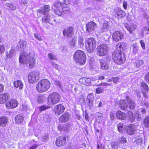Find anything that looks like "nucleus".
<instances>
[{
    "instance_id": "nucleus-23",
    "label": "nucleus",
    "mask_w": 149,
    "mask_h": 149,
    "mask_svg": "<svg viewBox=\"0 0 149 149\" xmlns=\"http://www.w3.org/2000/svg\"><path fill=\"white\" fill-rule=\"evenodd\" d=\"M60 128L61 130L65 132L70 130L72 128V125L68 123L64 124L63 125L60 126L59 128Z\"/></svg>"
},
{
    "instance_id": "nucleus-13",
    "label": "nucleus",
    "mask_w": 149,
    "mask_h": 149,
    "mask_svg": "<svg viewBox=\"0 0 149 149\" xmlns=\"http://www.w3.org/2000/svg\"><path fill=\"white\" fill-rule=\"evenodd\" d=\"M74 33L73 29L72 27H70L67 29H65L63 31V34L65 37H71Z\"/></svg>"
},
{
    "instance_id": "nucleus-52",
    "label": "nucleus",
    "mask_w": 149,
    "mask_h": 149,
    "mask_svg": "<svg viewBox=\"0 0 149 149\" xmlns=\"http://www.w3.org/2000/svg\"><path fill=\"white\" fill-rule=\"evenodd\" d=\"M64 13L68 14L70 12V9L68 7H64L62 9Z\"/></svg>"
},
{
    "instance_id": "nucleus-57",
    "label": "nucleus",
    "mask_w": 149,
    "mask_h": 149,
    "mask_svg": "<svg viewBox=\"0 0 149 149\" xmlns=\"http://www.w3.org/2000/svg\"><path fill=\"white\" fill-rule=\"evenodd\" d=\"M34 36L35 38L38 39L39 41H42V39L41 37V36L38 33H35L34 34Z\"/></svg>"
},
{
    "instance_id": "nucleus-3",
    "label": "nucleus",
    "mask_w": 149,
    "mask_h": 149,
    "mask_svg": "<svg viewBox=\"0 0 149 149\" xmlns=\"http://www.w3.org/2000/svg\"><path fill=\"white\" fill-rule=\"evenodd\" d=\"M112 57L114 62L118 64H123L126 60L124 53L120 51H114L112 53Z\"/></svg>"
},
{
    "instance_id": "nucleus-46",
    "label": "nucleus",
    "mask_w": 149,
    "mask_h": 149,
    "mask_svg": "<svg viewBox=\"0 0 149 149\" xmlns=\"http://www.w3.org/2000/svg\"><path fill=\"white\" fill-rule=\"evenodd\" d=\"M133 51L135 54L137 53L139 50V47L137 46L136 43L132 45Z\"/></svg>"
},
{
    "instance_id": "nucleus-14",
    "label": "nucleus",
    "mask_w": 149,
    "mask_h": 149,
    "mask_svg": "<svg viewBox=\"0 0 149 149\" xmlns=\"http://www.w3.org/2000/svg\"><path fill=\"white\" fill-rule=\"evenodd\" d=\"M113 39L114 40L118 42L120 40L123 38V33L119 31L115 32L112 36Z\"/></svg>"
},
{
    "instance_id": "nucleus-55",
    "label": "nucleus",
    "mask_w": 149,
    "mask_h": 149,
    "mask_svg": "<svg viewBox=\"0 0 149 149\" xmlns=\"http://www.w3.org/2000/svg\"><path fill=\"white\" fill-rule=\"evenodd\" d=\"M111 146L112 148L116 149L118 148V146L117 145L116 143L114 141H112L111 143Z\"/></svg>"
},
{
    "instance_id": "nucleus-16",
    "label": "nucleus",
    "mask_w": 149,
    "mask_h": 149,
    "mask_svg": "<svg viewBox=\"0 0 149 149\" xmlns=\"http://www.w3.org/2000/svg\"><path fill=\"white\" fill-rule=\"evenodd\" d=\"M108 60L106 58H103L99 60L101 68L104 70L108 69L109 66L108 64Z\"/></svg>"
},
{
    "instance_id": "nucleus-63",
    "label": "nucleus",
    "mask_w": 149,
    "mask_h": 149,
    "mask_svg": "<svg viewBox=\"0 0 149 149\" xmlns=\"http://www.w3.org/2000/svg\"><path fill=\"white\" fill-rule=\"evenodd\" d=\"M119 79L120 78L118 77H112V81L114 83H117Z\"/></svg>"
},
{
    "instance_id": "nucleus-27",
    "label": "nucleus",
    "mask_w": 149,
    "mask_h": 149,
    "mask_svg": "<svg viewBox=\"0 0 149 149\" xmlns=\"http://www.w3.org/2000/svg\"><path fill=\"white\" fill-rule=\"evenodd\" d=\"M109 26L108 22H105L103 23L101 26L100 32L101 33L102 32L107 31L109 28Z\"/></svg>"
},
{
    "instance_id": "nucleus-17",
    "label": "nucleus",
    "mask_w": 149,
    "mask_h": 149,
    "mask_svg": "<svg viewBox=\"0 0 149 149\" xmlns=\"http://www.w3.org/2000/svg\"><path fill=\"white\" fill-rule=\"evenodd\" d=\"M10 97V95L8 93H2L0 94V104L5 103L9 99Z\"/></svg>"
},
{
    "instance_id": "nucleus-5",
    "label": "nucleus",
    "mask_w": 149,
    "mask_h": 149,
    "mask_svg": "<svg viewBox=\"0 0 149 149\" xmlns=\"http://www.w3.org/2000/svg\"><path fill=\"white\" fill-rule=\"evenodd\" d=\"M60 95L57 93L54 92L50 94L48 97L47 104L51 106L58 103L61 99Z\"/></svg>"
},
{
    "instance_id": "nucleus-34",
    "label": "nucleus",
    "mask_w": 149,
    "mask_h": 149,
    "mask_svg": "<svg viewBox=\"0 0 149 149\" xmlns=\"http://www.w3.org/2000/svg\"><path fill=\"white\" fill-rule=\"evenodd\" d=\"M46 99L45 96L42 95H38L36 99L37 101L39 103H42L44 102Z\"/></svg>"
},
{
    "instance_id": "nucleus-48",
    "label": "nucleus",
    "mask_w": 149,
    "mask_h": 149,
    "mask_svg": "<svg viewBox=\"0 0 149 149\" xmlns=\"http://www.w3.org/2000/svg\"><path fill=\"white\" fill-rule=\"evenodd\" d=\"M129 114L130 121L132 122H133L135 120V116H134L132 112H130Z\"/></svg>"
},
{
    "instance_id": "nucleus-54",
    "label": "nucleus",
    "mask_w": 149,
    "mask_h": 149,
    "mask_svg": "<svg viewBox=\"0 0 149 149\" xmlns=\"http://www.w3.org/2000/svg\"><path fill=\"white\" fill-rule=\"evenodd\" d=\"M48 108L49 107L46 105H43L39 107V110L41 112L44 110L48 109Z\"/></svg>"
},
{
    "instance_id": "nucleus-35",
    "label": "nucleus",
    "mask_w": 149,
    "mask_h": 149,
    "mask_svg": "<svg viewBox=\"0 0 149 149\" xmlns=\"http://www.w3.org/2000/svg\"><path fill=\"white\" fill-rule=\"evenodd\" d=\"M117 127L119 132L122 133L125 128V125L123 123H120L118 125Z\"/></svg>"
},
{
    "instance_id": "nucleus-15",
    "label": "nucleus",
    "mask_w": 149,
    "mask_h": 149,
    "mask_svg": "<svg viewBox=\"0 0 149 149\" xmlns=\"http://www.w3.org/2000/svg\"><path fill=\"white\" fill-rule=\"evenodd\" d=\"M70 118V114L68 113H65L59 117V121L61 123H65L69 120Z\"/></svg>"
},
{
    "instance_id": "nucleus-61",
    "label": "nucleus",
    "mask_w": 149,
    "mask_h": 149,
    "mask_svg": "<svg viewBox=\"0 0 149 149\" xmlns=\"http://www.w3.org/2000/svg\"><path fill=\"white\" fill-rule=\"evenodd\" d=\"M143 31H146L147 32L146 33L147 35L149 34V27L148 26H146L143 29Z\"/></svg>"
},
{
    "instance_id": "nucleus-56",
    "label": "nucleus",
    "mask_w": 149,
    "mask_h": 149,
    "mask_svg": "<svg viewBox=\"0 0 149 149\" xmlns=\"http://www.w3.org/2000/svg\"><path fill=\"white\" fill-rule=\"evenodd\" d=\"M144 78L145 81L149 84V72L145 74Z\"/></svg>"
},
{
    "instance_id": "nucleus-22",
    "label": "nucleus",
    "mask_w": 149,
    "mask_h": 149,
    "mask_svg": "<svg viewBox=\"0 0 149 149\" xmlns=\"http://www.w3.org/2000/svg\"><path fill=\"white\" fill-rule=\"evenodd\" d=\"M27 45V42L25 40H20L19 42L17 45L18 48L21 50H24L26 48Z\"/></svg>"
},
{
    "instance_id": "nucleus-38",
    "label": "nucleus",
    "mask_w": 149,
    "mask_h": 149,
    "mask_svg": "<svg viewBox=\"0 0 149 149\" xmlns=\"http://www.w3.org/2000/svg\"><path fill=\"white\" fill-rule=\"evenodd\" d=\"M52 10L54 13L56 15L61 16L63 14V13L62 11H60L58 8H55L52 7Z\"/></svg>"
},
{
    "instance_id": "nucleus-1",
    "label": "nucleus",
    "mask_w": 149,
    "mask_h": 149,
    "mask_svg": "<svg viewBox=\"0 0 149 149\" xmlns=\"http://www.w3.org/2000/svg\"><path fill=\"white\" fill-rule=\"evenodd\" d=\"M35 60L34 55L28 51L20 55L19 60L20 63L29 65L30 68H33L35 65Z\"/></svg>"
},
{
    "instance_id": "nucleus-6",
    "label": "nucleus",
    "mask_w": 149,
    "mask_h": 149,
    "mask_svg": "<svg viewBox=\"0 0 149 149\" xmlns=\"http://www.w3.org/2000/svg\"><path fill=\"white\" fill-rule=\"evenodd\" d=\"M96 41L93 38H88L85 43L86 50L89 53L92 52L96 47Z\"/></svg>"
},
{
    "instance_id": "nucleus-41",
    "label": "nucleus",
    "mask_w": 149,
    "mask_h": 149,
    "mask_svg": "<svg viewBox=\"0 0 149 149\" xmlns=\"http://www.w3.org/2000/svg\"><path fill=\"white\" fill-rule=\"evenodd\" d=\"M141 86L142 89L145 91V92H148L149 91V88L148 86L146 83L144 82H143L141 83Z\"/></svg>"
},
{
    "instance_id": "nucleus-62",
    "label": "nucleus",
    "mask_w": 149,
    "mask_h": 149,
    "mask_svg": "<svg viewBox=\"0 0 149 149\" xmlns=\"http://www.w3.org/2000/svg\"><path fill=\"white\" fill-rule=\"evenodd\" d=\"M51 63L53 65V67L56 69H58L59 68V66L57 64H56L53 62H51Z\"/></svg>"
},
{
    "instance_id": "nucleus-26",
    "label": "nucleus",
    "mask_w": 149,
    "mask_h": 149,
    "mask_svg": "<svg viewBox=\"0 0 149 149\" xmlns=\"http://www.w3.org/2000/svg\"><path fill=\"white\" fill-rule=\"evenodd\" d=\"M119 106L122 110H126L128 109V106L126 101L123 100H121L120 101Z\"/></svg>"
},
{
    "instance_id": "nucleus-39",
    "label": "nucleus",
    "mask_w": 149,
    "mask_h": 149,
    "mask_svg": "<svg viewBox=\"0 0 149 149\" xmlns=\"http://www.w3.org/2000/svg\"><path fill=\"white\" fill-rule=\"evenodd\" d=\"M143 123L145 127H149V116L146 117L143 122Z\"/></svg>"
},
{
    "instance_id": "nucleus-18",
    "label": "nucleus",
    "mask_w": 149,
    "mask_h": 149,
    "mask_svg": "<svg viewBox=\"0 0 149 149\" xmlns=\"http://www.w3.org/2000/svg\"><path fill=\"white\" fill-rule=\"evenodd\" d=\"M66 142V138L64 136H60L58 137L56 141V144L58 146H63Z\"/></svg>"
},
{
    "instance_id": "nucleus-60",
    "label": "nucleus",
    "mask_w": 149,
    "mask_h": 149,
    "mask_svg": "<svg viewBox=\"0 0 149 149\" xmlns=\"http://www.w3.org/2000/svg\"><path fill=\"white\" fill-rule=\"evenodd\" d=\"M88 103V107L90 109H91L93 106V101L91 100L87 101Z\"/></svg>"
},
{
    "instance_id": "nucleus-21",
    "label": "nucleus",
    "mask_w": 149,
    "mask_h": 149,
    "mask_svg": "<svg viewBox=\"0 0 149 149\" xmlns=\"http://www.w3.org/2000/svg\"><path fill=\"white\" fill-rule=\"evenodd\" d=\"M117 118L121 120H125L126 117V114L120 111H117L116 113Z\"/></svg>"
},
{
    "instance_id": "nucleus-50",
    "label": "nucleus",
    "mask_w": 149,
    "mask_h": 149,
    "mask_svg": "<svg viewBox=\"0 0 149 149\" xmlns=\"http://www.w3.org/2000/svg\"><path fill=\"white\" fill-rule=\"evenodd\" d=\"M48 56L49 59L50 60H57V58L52 53H49L48 54Z\"/></svg>"
},
{
    "instance_id": "nucleus-12",
    "label": "nucleus",
    "mask_w": 149,
    "mask_h": 149,
    "mask_svg": "<svg viewBox=\"0 0 149 149\" xmlns=\"http://www.w3.org/2000/svg\"><path fill=\"white\" fill-rule=\"evenodd\" d=\"M50 7L49 5H45L38 10V12L44 15H47L50 10Z\"/></svg>"
},
{
    "instance_id": "nucleus-10",
    "label": "nucleus",
    "mask_w": 149,
    "mask_h": 149,
    "mask_svg": "<svg viewBox=\"0 0 149 149\" xmlns=\"http://www.w3.org/2000/svg\"><path fill=\"white\" fill-rule=\"evenodd\" d=\"M96 28V24L93 22H90L86 25V30L90 33L94 31Z\"/></svg>"
},
{
    "instance_id": "nucleus-51",
    "label": "nucleus",
    "mask_w": 149,
    "mask_h": 149,
    "mask_svg": "<svg viewBox=\"0 0 149 149\" xmlns=\"http://www.w3.org/2000/svg\"><path fill=\"white\" fill-rule=\"evenodd\" d=\"M76 40L75 38H73L70 41V46L71 47H74L76 46Z\"/></svg>"
},
{
    "instance_id": "nucleus-59",
    "label": "nucleus",
    "mask_w": 149,
    "mask_h": 149,
    "mask_svg": "<svg viewBox=\"0 0 149 149\" xmlns=\"http://www.w3.org/2000/svg\"><path fill=\"white\" fill-rule=\"evenodd\" d=\"M104 90V88L103 87H98L96 89V91L97 93H100Z\"/></svg>"
},
{
    "instance_id": "nucleus-28",
    "label": "nucleus",
    "mask_w": 149,
    "mask_h": 149,
    "mask_svg": "<svg viewBox=\"0 0 149 149\" xmlns=\"http://www.w3.org/2000/svg\"><path fill=\"white\" fill-rule=\"evenodd\" d=\"M124 25L125 27L129 31L130 33H132L133 31L136 28V26L135 25H131V26H129L127 24H125Z\"/></svg>"
},
{
    "instance_id": "nucleus-32",
    "label": "nucleus",
    "mask_w": 149,
    "mask_h": 149,
    "mask_svg": "<svg viewBox=\"0 0 149 149\" xmlns=\"http://www.w3.org/2000/svg\"><path fill=\"white\" fill-rule=\"evenodd\" d=\"M14 86L16 88H19V89H21L23 87V84L20 80L15 81L14 83Z\"/></svg>"
},
{
    "instance_id": "nucleus-25",
    "label": "nucleus",
    "mask_w": 149,
    "mask_h": 149,
    "mask_svg": "<svg viewBox=\"0 0 149 149\" xmlns=\"http://www.w3.org/2000/svg\"><path fill=\"white\" fill-rule=\"evenodd\" d=\"M126 46V44L124 42H121L118 43L116 45V49L117 50L115 51H121L122 50H123Z\"/></svg>"
},
{
    "instance_id": "nucleus-64",
    "label": "nucleus",
    "mask_w": 149,
    "mask_h": 149,
    "mask_svg": "<svg viewBox=\"0 0 149 149\" xmlns=\"http://www.w3.org/2000/svg\"><path fill=\"white\" fill-rule=\"evenodd\" d=\"M140 42L142 49H145V44L144 42L142 40H141Z\"/></svg>"
},
{
    "instance_id": "nucleus-24",
    "label": "nucleus",
    "mask_w": 149,
    "mask_h": 149,
    "mask_svg": "<svg viewBox=\"0 0 149 149\" xmlns=\"http://www.w3.org/2000/svg\"><path fill=\"white\" fill-rule=\"evenodd\" d=\"M126 98L128 104V108L131 109H133L135 106L134 102L130 99L128 96H127Z\"/></svg>"
},
{
    "instance_id": "nucleus-53",
    "label": "nucleus",
    "mask_w": 149,
    "mask_h": 149,
    "mask_svg": "<svg viewBox=\"0 0 149 149\" xmlns=\"http://www.w3.org/2000/svg\"><path fill=\"white\" fill-rule=\"evenodd\" d=\"M94 100V96L93 94V93L89 94L87 97V100L88 101H93Z\"/></svg>"
},
{
    "instance_id": "nucleus-31",
    "label": "nucleus",
    "mask_w": 149,
    "mask_h": 149,
    "mask_svg": "<svg viewBox=\"0 0 149 149\" xmlns=\"http://www.w3.org/2000/svg\"><path fill=\"white\" fill-rule=\"evenodd\" d=\"M24 120V117L22 115H18L15 117V120L17 123H22Z\"/></svg>"
},
{
    "instance_id": "nucleus-30",
    "label": "nucleus",
    "mask_w": 149,
    "mask_h": 149,
    "mask_svg": "<svg viewBox=\"0 0 149 149\" xmlns=\"http://www.w3.org/2000/svg\"><path fill=\"white\" fill-rule=\"evenodd\" d=\"M80 82H82L83 84L86 86H89L90 85L91 81L90 79L83 78L80 79Z\"/></svg>"
},
{
    "instance_id": "nucleus-29",
    "label": "nucleus",
    "mask_w": 149,
    "mask_h": 149,
    "mask_svg": "<svg viewBox=\"0 0 149 149\" xmlns=\"http://www.w3.org/2000/svg\"><path fill=\"white\" fill-rule=\"evenodd\" d=\"M8 122L6 117L4 116L0 117V126L5 127Z\"/></svg>"
},
{
    "instance_id": "nucleus-20",
    "label": "nucleus",
    "mask_w": 149,
    "mask_h": 149,
    "mask_svg": "<svg viewBox=\"0 0 149 149\" xmlns=\"http://www.w3.org/2000/svg\"><path fill=\"white\" fill-rule=\"evenodd\" d=\"M125 12L121 10L118 9L115 12V15L117 18H121L125 16Z\"/></svg>"
},
{
    "instance_id": "nucleus-11",
    "label": "nucleus",
    "mask_w": 149,
    "mask_h": 149,
    "mask_svg": "<svg viewBox=\"0 0 149 149\" xmlns=\"http://www.w3.org/2000/svg\"><path fill=\"white\" fill-rule=\"evenodd\" d=\"M137 129L135 125L130 124L127 127L126 130V132L128 134L130 135H134L135 134Z\"/></svg>"
},
{
    "instance_id": "nucleus-36",
    "label": "nucleus",
    "mask_w": 149,
    "mask_h": 149,
    "mask_svg": "<svg viewBox=\"0 0 149 149\" xmlns=\"http://www.w3.org/2000/svg\"><path fill=\"white\" fill-rule=\"evenodd\" d=\"M63 5V3H61V1H58L54 3L52 7L54 8H58L61 7H62Z\"/></svg>"
},
{
    "instance_id": "nucleus-42",
    "label": "nucleus",
    "mask_w": 149,
    "mask_h": 149,
    "mask_svg": "<svg viewBox=\"0 0 149 149\" xmlns=\"http://www.w3.org/2000/svg\"><path fill=\"white\" fill-rule=\"evenodd\" d=\"M14 53V49H11L9 52H6V56L7 58H10L13 56Z\"/></svg>"
},
{
    "instance_id": "nucleus-2",
    "label": "nucleus",
    "mask_w": 149,
    "mask_h": 149,
    "mask_svg": "<svg viewBox=\"0 0 149 149\" xmlns=\"http://www.w3.org/2000/svg\"><path fill=\"white\" fill-rule=\"evenodd\" d=\"M73 60L80 65L84 64L86 61L85 54L81 50H77L73 55Z\"/></svg>"
},
{
    "instance_id": "nucleus-45",
    "label": "nucleus",
    "mask_w": 149,
    "mask_h": 149,
    "mask_svg": "<svg viewBox=\"0 0 149 149\" xmlns=\"http://www.w3.org/2000/svg\"><path fill=\"white\" fill-rule=\"evenodd\" d=\"M96 116L98 117V119L101 121L104 120L103 114L101 113L97 112L96 113Z\"/></svg>"
},
{
    "instance_id": "nucleus-8",
    "label": "nucleus",
    "mask_w": 149,
    "mask_h": 149,
    "mask_svg": "<svg viewBox=\"0 0 149 149\" xmlns=\"http://www.w3.org/2000/svg\"><path fill=\"white\" fill-rule=\"evenodd\" d=\"M39 74L36 72H31L28 74V79L30 83H34L39 79Z\"/></svg>"
},
{
    "instance_id": "nucleus-33",
    "label": "nucleus",
    "mask_w": 149,
    "mask_h": 149,
    "mask_svg": "<svg viewBox=\"0 0 149 149\" xmlns=\"http://www.w3.org/2000/svg\"><path fill=\"white\" fill-rule=\"evenodd\" d=\"M50 16L49 14L44 15L42 18V22L44 23H48L50 20Z\"/></svg>"
},
{
    "instance_id": "nucleus-44",
    "label": "nucleus",
    "mask_w": 149,
    "mask_h": 149,
    "mask_svg": "<svg viewBox=\"0 0 149 149\" xmlns=\"http://www.w3.org/2000/svg\"><path fill=\"white\" fill-rule=\"evenodd\" d=\"M5 6H6L8 7L9 9L12 10H14L16 9V7L13 4L11 3H6L5 4Z\"/></svg>"
},
{
    "instance_id": "nucleus-40",
    "label": "nucleus",
    "mask_w": 149,
    "mask_h": 149,
    "mask_svg": "<svg viewBox=\"0 0 149 149\" xmlns=\"http://www.w3.org/2000/svg\"><path fill=\"white\" fill-rule=\"evenodd\" d=\"M85 103V99L84 97L80 95L77 100V103L78 104H83Z\"/></svg>"
},
{
    "instance_id": "nucleus-4",
    "label": "nucleus",
    "mask_w": 149,
    "mask_h": 149,
    "mask_svg": "<svg viewBox=\"0 0 149 149\" xmlns=\"http://www.w3.org/2000/svg\"><path fill=\"white\" fill-rule=\"evenodd\" d=\"M51 83L47 79H43L38 82L36 86L37 91L43 93L47 91L49 88Z\"/></svg>"
},
{
    "instance_id": "nucleus-47",
    "label": "nucleus",
    "mask_w": 149,
    "mask_h": 149,
    "mask_svg": "<svg viewBox=\"0 0 149 149\" xmlns=\"http://www.w3.org/2000/svg\"><path fill=\"white\" fill-rule=\"evenodd\" d=\"M95 105L97 107L100 108L101 107H103L104 105L103 102L101 100L96 101Z\"/></svg>"
},
{
    "instance_id": "nucleus-49",
    "label": "nucleus",
    "mask_w": 149,
    "mask_h": 149,
    "mask_svg": "<svg viewBox=\"0 0 149 149\" xmlns=\"http://www.w3.org/2000/svg\"><path fill=\"white\" fill-rule=\"evenodd\" d=\"M48 139V135L47 134H45L42 137L41 140L43 142H47Z\"/></svg>"
},
{
    "instance_id": "nucleus-7",
    "label": "nucleus",
    "mask_w": 149,
    "mask_h": 149,
    "mask_svg": "<svg viewBox=\"0 0 149 149\" xmlns=\"http://www.w3.org/2000/svg\"><path fill=\"white\" fill-rule=\"evenodd\" d=\"M108 47L106 44H101L97 48V53L100 56H104L108 52Z\"/></svg>"
},
{
    "instance_id": "nucleus-19",
    "label": "nucleus",
    "mask_w": 149,
    "mask_h": 149,
    "mask_svg": "<svg viewBox=\"0 0 149 149\" xmlns=\"http://www.w3.org/2000/svg\"><path fill=\"white\" fill-rule=\"evenodd\" d=\"M56 113H57L58 115L62 113L64 111L65 108L64 106L60 104L56 106L54 108Z\"/></svg>"
},
{
    "instance_id": "nucleus-43",
    "label": "nucleus",
    "mask_w": 149,
    "mask_h": 149,
    "mask_svg": "<svg viewBox=\"0 0 149 149\" xmlns=\"http://www.w3.org/2000/svg\"><path fill=\"white\" fill-rule=\"evenodd\" d=\"M78 42L80 47H82L84 46V39L83 37H80L79 38Z\"/></svg>"
},
{
    "instance_id": "nucleus-37",
    "label": "nucleus",
    "mask_w": 149,
    "mask_h": 149,
    "mask_svg": "<svg viewBox=\"0 0 149 149\" xmlns=\"http://www.w3.org/2000/svg\"><path fill=\"white\" fill-rule=\"evenodd\" d=\"M143 64V62L142 60H138L135 62L134 66L135 68H139Z\"/></svg>"
},
{
    "instance_id": "nucleus-58",
    "label": "nucleus",
    "mask_w": 149,
    "mask_h": 149,
    "mask_svg": "<svg viewBox=\"0 0 149 149\" xmlns=\"http://www.w3.org/2000/svg\"><path fill=\"white\" fill-rule=\"evenodd\" d=\"M120 142L123 143H125L127 142L126 139L124 136H122L120 138Z\"/></svg>"
},
{
    "instance_id": "nucleus-9",
    "label": "nucleus",
    "mask_w": 149,
    "mask_h": 149,
    "mask_svg": "<svg viewBox=\"0 0 149 149\" xmlns=\"http://www.w3.org/2000/svg\"><path fill=\"white\" fill-rule=\"evenodd\" d=\"M18 103L16 99H11L6 104V108L8 109H13L17 107Z\"/></svg>"
}]
</instances>
